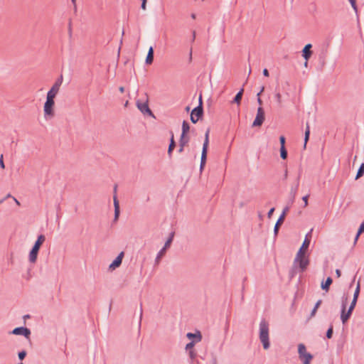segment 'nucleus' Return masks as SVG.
Instances as JSON below:
<instances>
[{"label":"nucleus","instance_id":"nucleus-55","mask_svg":"<svg viewBox=\"0 0 364 364\" xmlns=\"http://www.w3.org/2000/svg\"><path fill=\"white\" fill-rule=\"evenodd\" d=\"M358 240V238H357V235H356L355 237V239H354V245L356 244Z\"/></svg>","mask_w":364,"mask_h":364},{"label":"nucleus","instance_id":"nucleus-61","mask_svg":"<svg viewBox=\"0 0 364 364\" xmlns=\"http://www.w3.org/2000/svg\"><path fill=\"white\" fill-rule=\"evenodd\" d=\"M71 1H72V3H73L74 5H75V1H76V0H71Z\"/></svg>","mask_w":364,"mask_h":364},{"label":"nucleus","instance_id":"nucleus-36","mask_svg":"<svg viewBox=\"0 0 364 364\" xmlns=\"http://www.w3.org/2000/svg\"><path fill=\"white\" fill-rule=\"evenodd\" d=\"M364 232V222H363V223L360 224V227H359V228H358V232H357V238H359V236H360V234H361L362 232Z\"/></svg>","mask_w":364,"mask_h":364},{"label":"nucleus","instance_id":"nucleus-5","mask_svg":"<svg viewBox=\"0 0 364 364\" xmlns=\"http://www.w3.org/2000/svg\"><path fill=\"white\" fill-rule=\"evenodd\" d=\"M173 236H174V232H171L169 235V237L168 238V240L166 241L164 247L159 251V252L157 253V255L156 257V259H155V263L156 264H159L161 258L164 256V255L165 254L166 251V249L168 248L173 241Z\"/></svg>","mask_w":364,"mask_h":364},{"label":"nucleus","instance_id":"nucleus-37","mask_svg":"<svg viewBox=\"0 0 364 364\" xmlns=\"http://www.w3.org/2000/svg\"><path fill=\"white\" fill-rule=\"evenodd\" d=\"M352 8L353 9V10L355 11V13L358 12V7H357V5H356V0H348Z\"/></svg>","mask_w":364,"mask_h":364},{"label":"nucleus","instance_id":"nucleus-49","mask_svg":"<svg viewBox=\"0 0 364 364\" xmlns=\"http://www.w3.org/2000/svg\"><path fill=\"white\" fill-rule=\"evenodd\" d=\"M336 276H337L338 277H341V270H340V269H336Z\"/></svg>","mask_w":364,"mask_h":364},{"label":"nucleus","instance_id":"nucleus-22","mask_svg":"<svg viewBox=\"0 0 364 364\" xmlns=\"http://www.w3.org/2000/svg\"><path fill=\"white\" fill-rule=\"evenodd\" d=\"M207 151L205 150H202L201 158H200V170L202 171L203 167L205 165L206 159H207Z\"/></svg>","mask_w":364,"mask_h":364},{"label":"nucleus","instance_id":"nucleus-30","mask_svg":"<svg viewBox=\"0 0 364 364\" xmlns=\"http://www.w3.org/2000/svg\"><path fill=\"white\" fill-rule=\"evenodd\" d=\"M364 174V163H362L358 170L357 174L355 176V179H358L362 177Z\"/></svg>","mask_w":364,"mask_h":364},{"label":"nucleus","instance_id":"nucleus-2","mask_svg":"<svg viewBox=\"0 0 364 364\" xmlns=\"http://www.w3.org/2000/svg\"><path fill=\"white\" fill-rule=\"evenodd\" d=\"M45 240L46 237L43 235H40L38 236L36 241L35 242L32 249L29 252L28 259L31 263H35L36 262L39 249Z\"/></svg>","mask_w":364,"mask_h":364},{"label":"nucleus","instance_id":"nucleus-40","mask_svg":"<svg viewBox=\"0 0 364 364\" xmlns=\"http://www.w3.org/2000/svg\"><path fill=\"white\" fill-rule=\"evenodd\" d=\"M26 355V352L25 350L20 351L18 353V358L20 360H23Z\"/></svg>","mask_w":364,"mask_h":364},{"label":"nucleus","instance_id":"nucleus-16","mask_svg":"<svg viewBox=\"0 0 364 364\" xmlns=\"http://www.w3.org/2000/svg\"><path fill=\"white\" fill-rule=\"evenodd\" d=\"M171 139H170V144H169L168 149V155L169 157H171L172 151L176 146V143H175V141L173 139V132H171Z\"/></svg>","mask_w":364,"mask_h":364},{"label":"nucleus","instance_id":"nucleus-31","mask_svg":"<svg viewBox=\"0 0 364 364\" xmlns=\"http://www.w3.org/2000/svg\"><path fill=\"white\" fill-rule=\"evenodd\" d=\"M321 302H322V301L321 299L317 301V302L316 303L314 309H312V311H311V312L310 314V317L311 318L315 316L316 312L318 308L319 307V306L321 305Z\"/></svg>","mask_w":364,"mask_h":364},{"label":"nucleus","instance_id":"nucleus-10","mask_svg":"<svg viewBox=\"0 0 364 364\" xmlns=\"http://www.w3.org/2000/svg\"><path fill=\"white\" fill-rule=\"evenodd\" d=\"M124 256V252H121L118 256L112 261V262L109 266V269L114 270L116 268L119 267L122 262V259Z\"/></svg>","mask_w":364,"mask_h":364},{"label":"nucleus","instance_id":"nucleus-27","mask_svg":"<svg viewBox=\"0 0 364 364\" xmlns=\"http://www.w3.org/2000/svg\"><path fill=\"white\" fill-rule=\"evenodd\" d=\"M309 135H310V127H309V123H306V128L305 130V135H304V148H306L307 141L309 139Z\"/></svg>","mask_w":364,"mask_h":364},{"label":"nucleus","instance_id":"nucleus-15","mask_svg":"<svg viewBox=\"0 0 364 364\" xmlns=\"http://www.w3.org/2000/svg\"><path fill=\"white\" fill-rule=\"evenodd\" d=\"M311 48V44L308 43L303 48L302 56L304 58V59L306 60H308L311 56V50H310Z\"/></svg>","mask_w":364,"mask_h":364},{"label":"nucleus","instance_id":"nucleus-21","mask_svg":"<svg viewBox=\"0 0 364 364\" xmlns=\"http://www.w3.org/2000/svg\"><path fill=\"white\" fill-rule=\"evenodd\" d=\"M243 92H244V89L241 88L240 90L235 96V97L232 100V103H237V105H240V101H241L242 97Z\"/></svg>","mask_w":364,"mask_h":364},{"label":"nucleus","instance_id":"nucleus-26","mask_svg":"<svg viewBox=\"0 0 364 364\" xmlns=\"http://www.w3.org/2000/svg\"><path fill=\"white\" fill-rule=\"evenodd\" d=\"M209 133H210V129H208L205 134V140L203 142L202 150L208 151V144H209Z\"/></svg>","mask_w":364,"mask_h":364},{"label":"nucleus","instance_id":"nucleus-60","mask_svg":"<svg viewBox=\"0 0 364 364\" xmlns=\"http://www.w3.org/2000/svg\"><path fill=\"white\" fill-rule=\"evenodd\" d=\"M287 171L286 170L285 173H284V178H287Z\"/></svg>","mask_w":364,"mask_h":364},{"label":"nucleus","instance_id":"nucleus-4","mask_svg":"<svg viewBox=\"0 0 364 364\" xmlns=\"http://www.w3.org/2000/svg\"><path fill=\"white\" fill-rule=\"evenodd\" d=\"M54 98L55 97H53L50 95H47L46 96V101L43 106V111L46 119L52 118L54 116V112L53 109V107L55 104Z\"/></svg>","mask_w":364,"mask_h":364},{"label":"nucleus","instance_id":"nucleus-51","mask_svg":"<svg viewBox=\"0 0 364 364\" xmlns=\"http://www.w3.org/2000/svg\"><path fill=\"white\" fill-rule=\"evenodd\" d=\"M141 317H142V305L141 304L140 305V320L141 319ZM141 324V321H139V325Z\"/></svg>","mask_w":364,"mask_h":364},{"label":"nucleus","instance_id":"nucleus-29","mask_svg":"<svg viewBox=\"0 0 364 364\" xmlns=\"http://www.w3.org/2000/svg\"><path fill=\"white\" fill-rule=\"evenodd\" d=\"M188 143V139H185V137L180 139L178 152L181 153L183 151L185 145Z\"/></svg>","mask_w":364,"mask_h":364},{"label":"nucleus","instance_id":"nucleus-9","mask_svg":"<svg viewBox=\"0 0 364 364\" xmlns=\"http://www.w3.org/2000/svg\"><path fill=\"white\" fill-rule=\"evenodd\" d=\"M264 121V112L263 108L259 106L257 109L256 117L252 123V127H259Z\"/></svg>","mask_w":364,"mask_h":364},{"label":"nucleus","instance_id":"nucleus-41","mask_svg":"<svg viewBox=\"0 0 364 364\" xmlns=\"http://www.w3.org/2000/svg\"><path fill=\"white\" fill-rule=\"evenodd\" d=\"M264 87H262V88H261L260 91L257 93V102H258V104H259V105H262V100L260 99L259 95H261V93L264 91Z\"/></svg>","mask_w":364,"mask_h":364},{"label":"nucleus","instance_id":"nucleus-53","mask_svg":"<svg viewBox=\"0 0 364 364\" xmlns=\"http://www.w3.org/2000/svg\"><path fill=\"white\" fill-rule=\"evenodd\" d=\"M212 364H217V359L216 358H213L212 360Z\"/></svg>","mask_w":364,"mask_h":364},{"label":"nucleus","instance_id":"nucleus-6","mask_svg":"<svg viewBox=\"0 0 364 364\" xmlns=\"http://www.w3.org/2000/svg\"><path fill=\"white\" fill-rule=\"evenodd\" d=\"M312 230H313L311 229L309 231V232L306 235V237H305L304 240L303 241V243H302L301 247L299 248V250L296 254V256L294 259V262H297V260L299 259V257L305 255L304 250L307 249L310 245V240L308 239V236H309V235H310L311 233Z\"/></svg>","mask_w":364,"mask_h":364},{"label":"nucleus","instance_id":"nucleus-20","mask_svg":"<svg viewBox=\"0 0 364 364\" xmlns=\"http://www.w3.org/2000/svg\"><path fill=\"white\" fill-rule=\"evenodd\" d=\"M332 282H333V280H332L331 277H327L326 280L324 282H323L321 283V289L326 291H328L329 289V287L331 284Z\"/></svg>","mask_w":364,"mask_h":364},{"label":"nucleus","instance_id":"nucleus-62","mask_svg":"<svg viewBox=\"0 0 364 364\" xmlns=\"http://www.w3.org/2000/svg\"><path fill=\"white\" fill-rule=\"evenodd\" d=\"M191 58H192V52L191 51V53H190V60H191Z\"/></svg>","mask_w":364,"mask_h":364},{"label":"nucleus","instance_id":"nucleus-44","mask_svg":"<svg viewBox=\"0 0 364 364\" xmlns=\"http://www.w3.org/2000/svg\"><path fill=\"white\" fill-rule=\"evenodd\" d=\"M308 197L309 196L306 195V196H304L303 198H302V200L304 202V206H306L308 205Z\"/></svg>","mask_w":364,"mask_h":364},{"label":"nucleus","instance_id":"nucleus-47","mask_svg":"<svg viewBox=\"0 0 364 364\" xmlns=\"http://www.w3.org/2000/svg\"><path fill=\"white\" fill-rule=\"evenodd\" d=\"M274 208H272L269 210V212H268V213H267V216H268L269 218H270V217L272 216V213H274Z\"/></svg>","mask_w":364,"mask_h":364},{"label":"nucleus","instance_id":"nucleus-42","mask_svg":"<svg viewBox=\"0 0 364 364\" xmlns=\"http://www.w3.org/2000/svg\"><path fill=\"white\" fill-rule=\"evenodd\" d=\"M279 141H280L281 147L285 146V137L284 136H281L279 137Z\"/></svg>","mask_w":364,"mask_h":364},{"label":"nucleus","instance_id":"nucleus-28","mask_svg":"<svg viewBox=\"0 0 364 364\" xmlns=\"http://www.w3.org/2000/svg\"><path fill=\"white\" fill-rule=\"evenodd\" d=\"M308 352L306 351V346L303 343H299L298 345V353L299 357L301 355H304V354H306Z\"/></svg>","mask_w":364,"mask_h":364},{"label":"nucleus","instance_id":"nucleus-39","mask_svg":"<svg viewBox=\"0 0 364 364\" xmlns=\"http://www.w3.org/2000/svg\"><path fill=\"white\" fill-rule=\"evenodd\" d=\"M188 355L190 358L193 360L196 358V353L193 350H191L188 351Z\"/></svg>","mask_w":364,"mask_h":364},{"label":"nucleus","instance_id":"nucleus-32","mask_svg":"<svg viewBox=\"0 0 364 364\" xmlns=\"http://www.w3.org/2000/svg\"><path fill=\"white\" fill-rule=\"evenodd\" d=\"M280 156L282 159H286L287 158V151L285 146L280 147Z\"/></svg>","mask_w":364,"mask_h":364},{"label":"nucleus","instance_id":"nucleus-13","mask_svg":"<svg viewBox=\"0 0 364 364\" xmlns=\"http://www.w3.org/2000/svg\"><path fill=\"white\" fill-rule=\"evenodd\" d=\"M296 262H299L301 272H304L309 265V260L305 257V255H304L303 257H299Z\"/></svg>","mask_w":364,"mask_h":364},{"label":"nucleus","instance_id":"nucleus-58","mask_svg":"<svg viewBox=\"0 0 364 364\" xmlns=\"http://www.w3.org/2000/svg\"><path fill=\"white\" fill-rule=\"evenodd\" d=\"M191 18H196V14H191Z\"/></svg>","mask_w":364,"mask_h":364},{"label":"nucleus","instance_id":"nucleus-11","mask_svg":"<svg viewBox=\"0 0 364 364\" xmlns=\"http://www.w3.org/2000/svg\"><path fill=\"white\" fill-rule=\"evenodd\" d=\"M12 333L14 335H21L26 338H28L31 335V331L26 327H16L12 331Z\"/></svg>","mask_w":364,"mask_h":364},{"label":"nucleus","instance_id":"nucleus-48","mask_svg":"<svg viewBox=\"0 0 364 364\" xmlns=\"http://www.w3.org/2000/svg\"><path fill=\"white\" fill-rule=\"evenodd\" d=\"M263 75L265 76V77H268L269 76V71L267 68H264L263 70V72H262Z\"/></svg>","mask_w":364,"mask_h":364},{"label":"nucleus","instance_id":"nucleus-33","mask_svg":"<svg viewBox=\"0 0 364 364\" xmlns=\"http://www.w3.org/2000/svg\"><path fill=\"white\" fill-rule=\"evenodd\" d=\"M360 283L358 282L357 284L355 290L354 294H353V299H358L359 294H360Z\"/></svg>","mask_w":364,"mask_h":364},{"label":"nucleus","instance_id":"nucleus-63","mask_svg":"<svg viewBox=\"0 0 364 364\" xmlns=\"http://www.w3.org/2000/svg\"><path fill=\"white\" fill-rule=\"evenodd\" d=\"M304 65L306 66L307 65V61L304 63Z\"/></svg>","mask_w":364,"mask_h":364},{"label":"nucleus","instance_id":"nucleus-8","mask_svg":"<svg viewBox=\"0 0 364 364\" xmlns=\"http://www.w3.org/2000/svg\"><path fill=\"white\" fill-rule=\"evenodd\" d=\"M63 83V75H61L53 85L51 88L47 92L48 95H50L53 97H55L56 95L59 92L60 87Z\"/></svg>","mask_w":364,"mask_h":364},{"label":"nucleus","instance_id":"nucleus-38","mask_svg":"<svg viewBox=\"0 0 364 364\" xmlns=\"http://www.w3.org/2000/svg\"><path fill=\"white\" fill-rule=\"evenodd\" d=\"M332 335H333V326H331L326 331V337L328 338H331L332 337Z\"/></svg>","mask_w":364,"mask_h":364},{"label":"nucleus","instance_id":"nucleus-50","mask_svg":"<svg viewBox=\"0 0 364 364\" xmlns=\"http://www.w3.org/2000/svg\"><path fill=\"white\" fill-rule=\"evenodd\" d=\"M12 198L17 205H20V202L15 197H12Z\"/></svg>","mask_w":364,"mask_h":364},{"label":"nucleus","instance_id":"nucleus-12","mask_svg":"<svg viewBox=\"0 0 364 364\" xmlns=\"http://www.w3.org/2000/svg\"><path fill=\"white\" fill-rule=\"evenodd\" d=\"M136 106L141 113L147 114L149 116H153V113L149 109L147 102H141L139 101H137Z\"/></svg>","mask_w":364,"mask_h":364},{"label":"nucleus","instance_id":"nucleus-7","mask_svg":"<svg viewBox=\"0 0 364 364\" xmlns=\"http://www.w3.org/2000/svg\"><path fill=\"white\" fill-rule=\"evenodd\" d=\"M203 114V106L200 105H198L196 107H195L191 114V120L193 124H196L200 118L202 117Z\"/></svg>","mask_w":364,"mask_h":364},{"label":"nucleus","instance_id":"nucleus-3","mask_svg":"<svg viewBox=\"0 0 364 364\" xmlns=\"http://www.w3.org/2000/svg\"><path fill=\"white\" fill-rule=\"evenodd\" d=\"M357 300L358 299H353L347 312H346V302L343 301L341 312V319L343 323H345L346 321L350 318L352 311L356 305Z\"/></svg>","mask_w":364,"mask_h":364},{"label":"nucleus","instance_id":"nucleus-19","mask_svg":"<svg viewBox=\"0 0 364 364\" xmlns=\"http://www.w3.org/2000/svg\"><path fill=\"white\" fill-rule=\"evenodd\" d=\"M114 220H117L119 215V205L117 197L114 196Z\"/></svg>","mask_w":364,"mask_h":364},{"label":"nucleus","instance_id":"nucleus-24","mask_svg":"<svg viewBox=\"0 0 364 364\" xmlns=\"http://www.w3.org/2000/svg\"><path fill=\"white\" fill-rule=\"evenodd\" d=\"M190 127L188 123L186 121H183L182 123V133L181 135V138L185 137V135L188 133L189 131Z\"/></svg>","mask_w":364,"mask_h":364},{"label":"nucleus","instance_id":"nucleus-64","mask_svg":"<svg viewBox=\"0 0 364 364\" xmlns=\"http://www.w3.org/2000/svg\"><path fill=\"white\" fill-rule=\"evenodd\" d=\"M18 364H23V363H18Z\"/></svg>","mask_w":364,"mask_h":364},{"label":"nucleus","instance_id":"nucleus-34","mask_svg":"<svg viewBox=\"0 0 364 364\" xmlns=\"http://www.w3.org/2000/svg\"><path fill=\"white\" fill-rule=\"evenodd\" d=\"M196 343V341H191V342L186 344L185 349L188 351L193 350V348L194 347Z\"/></svg>","mask_w":364,"mask_h":364},{"label":"nucleus","instance_id":"nucleus-14","mask_svg":"<svg viewBox=\"0 0 364 364\" xmlns=\"http://www.w3.org/2000/svg\"><path fill=\"white\" fill-rule=\"evenodd\" d=\"M186 336L189 339H193V341L196 342H200L202 339V336L200 331H197L196 333L189 332L186 334Z\"/></svg>","mask_w":364,"mask_h":364},{"label":"nucleus","instance_id":"nucleus-35","mask_svg":"<svg viewBox=\"0 0 364 364\" xmlns=\"http://www.w3.org/2000/svg\"><path fill=\"white\" fill-rule=\"evenodd\" d=\"M274 98L279 105L282 104V95L279 92H276L274 94Z\"/></svg>","mask_w":364,"mask_h":364},{"label":"nucleus","instance_id":"nucleus-45","mask_svg":"<svg viewBox=\"0 0 364 364\" xmlns=\"http://www.w3.org/2000/svg\"><path fill=\"white\" fill-rule=\"evenodd\" d=\"M146 1L147 0H141V8L144 10L146 9Z\"/></svg>","mask_w":364,"mask_h":364},{"label":"nucleus","instance_id":"nucleus-1","mask_svg":"<svg viewBox=\"0 0 364 364\" xmlns=\"http://www.w3.org/2000/svg\"><path fill=\"white\" fill-rule=\"evenodd\" d=\"M259 339L264 349L269 348V324L264 318L259 323Z\"/></svg>","mask_w":364,"mask_h":364},{"label":"nucleus","instance_id":"nucleus-54","mask_svg":"<svg viewBox=\"0 0 364 364\" xmlns=\"http://www.w3.org/2000/svg\"><path fill=\"white\" fill-rule=\"evenodd\" d=\"M12 197H13V196H11V195L10 193H8V194L6 196V197H4V198H5V200H6V199H7V198H12Z\"/></svg>","mask_w":364,"mask_h":364},{"label":"nucleus","instance_id":"nucleus-43","mask_svg":"<svg viewBox=\"0 0 364 364\" xmlns=\"http://www.w3.org/2000/svg\"><path fill=\"white\" fill-rule=\"evenodd\" d=\"M0 167L2 169L5 168V165H4V162L3 155L2 154L0 156Z\"/></svg>","mask_w":364,"mask_h":364},{"label":"nucleus","instance_id":"nucleus-17","mask_svg":"<svg viewBox=\"0 0 364 364\" xmlns=\"http://www.w3.org/2000/svg\"><path fill=\"white\" fill-rule=\"evenodd\" d=\"M312 358L313 355L309 353H307L304 355L299 356V359L302 361L303 364H310V362Z\"/></svg>","mask_w":364,"mask_h":364},{"label":"nucleus","instance_id":"nucleus-25","mask_svg":"<svg viewBox=\"0 0 364 364\" xmlns=\"http://www.w3.org/2000/svg\"><path fill=\"white\" fill-rule=\"evenodd\" d=\"M299 179H298L296 186L295 187H291V191H290L291 203H293V202L294 200V198L296 197V192H297V188H298V186H299Z\"/></svg>","mask_w":364,"mask_h":364},{"label":"nucleus","instance_id":"nucleus-46","mask_svg":"<svg viewBox=\"0 0 364 364\" xmlns=\"http://www.w3.org/2000/svg\"><path fill=\"white\" fill-rule=\"evenodd\" d=\"M289 206H287L284 208V210L282 213V214H284V218L285 217L286 213L289 211Z\"/></svg>","mask_w":364,"mask_h":364},{"label":"nucleus","instance_id":"nucleus-57","mask_svg":"<svg viewBox=\"0 0 364 364\" xmlns=\"http://www.w3.org/2000/svg\"><path fill=\"white\" fill-rule=\"evenodd\" d=\"M5 201V198L0 199V205Z\"/></svg>","mask_w":364,"mask_h":364},{"label":"nucleus","instance_id":"nucleus-56","mask_svg":"<svg viewBox=\"0 0 364 364\" xmlns=\"http://www.w3.org/2000/svg\"><path fill=\"white\" fill-rule=\"evenodd\" d=\"M124 87H119V91H120L121 92H124Z\"/></svg>","mask_w":364,"mask_h":364},{"label":"nucleus","instance_id":"nucleus-59","mask_svg":"<svg viewBox=\"0 0 364 364\" xmlns=\"http://www.w3.org/2000/svg\"><path fill=\"white\" fill-rule=\"evenodd\" d=\"M195 36H196V33L195 31L193 33V41H194L195 39Z\"/></svg>","mask_w":364,"mask_h":364},{"label":"nucleus","instance_id":"nucleus-23","mask_svg":"<svg viewBox=\"0 0 364 364\" xmlns=\"http://www.w3.org/2000/svg\"><path fill=\"white\" fill-rule=\"evenodd\" d=\"M283 221H284V214H281L274 225V235L277 234V232L279 231V226L283 223Z\"/></svg>","mask_w":364,"mask_h":364},{"label":"nucleus","instance_id":"nucleus-18","mask_svg":"<svg viewBox=\"0 0 364 364\" xmlns=\"http://www.w3.org/2000/svg\"><path fill=\"white\" fill-rule=\"evenodd\" d=\"M154 60V49L153 47L151 46L149 49L146 58V64H151Z\"/></svg>","mask_w":364,"mask_h":364},{"label":"nucleus","instance_id":"nucleus-52","mask_svg":"<svg viewBox=\"0 0 364 364\" xmlns=\"http://www.w3.org/2000/svg\"><path fill=\"white\" fill-rule=\"evenodd\" d=\"M198 102H199V105H200V103H201V105L203 106V102H202V96H201V95H200V97H199Z\"/></svg>","mask_w":364,"mask_h":364}]
</instances>
